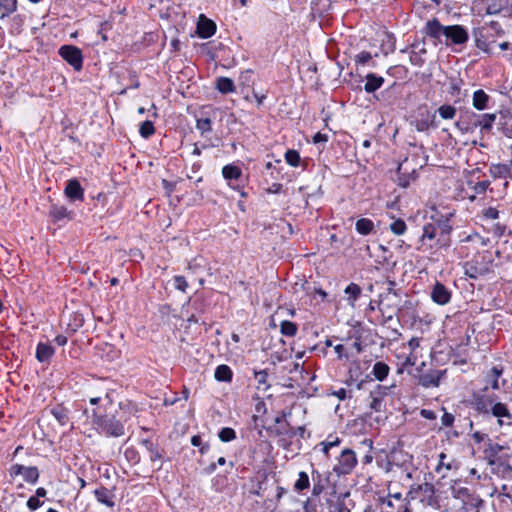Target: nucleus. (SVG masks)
<instances>
[{
    "label": "nucleus",
    "instance_id": "17",
    "mask_svg": "<svg viewBox=\"0 0 512 512\" xmlns=\"http://www.w3.org/2000/svg\"><path fill=\"white\" fill-rule=\"evenodd\" d=\"M502 449H503V446L496 444V443L493 444L489 440V443L484 450V458L487 461L488 465L494 466V465H496V463H498V461H500L502 459V457L498 456L499 452L502 451Z\"/></svg>",
    "mask_w": 512,
    "mask_h": 512
},
{
    "label": "nucleus",
    "instance_id": "58",
    "mask_svg": "<svg viewBox=\"0 0 512 512\" xmlns=\"http://www.w3.org/2000/svg\"><path fill=\"white\" fill-rule=\"evenodd\" d=\"M453 422H454V416L451 413L445 412L441 418L442 425L445 427H450V426H452Z\"/></svg>",
    "mask_w": 512,
    "mask_h": 512
},
{
    "label": "nucleus",
    "instance_id": "3",
    "mask_svg": "<svg viewBox=\"0 0 512 512\" xmlns=\"http://www.w3.org/2000/svg\"><path fill=\"white\" fill-rule=\"evenodd\" d=\"M58 53L75 71H81L83 53L80 48L74 45H63L59 48Z\"/></svg>",
    "mask_w": 512,
    "mask_h": 512
},
{
    "label": "nucleus",
    "instance_id": "28",
    "mask_svg": "<svg viewBox=\"0 0 512 512\" xmlns=\"http://www.w3.org/2000/svg\"><path fill=\"white\" fill-rule=\"evenodd\" d=\"M50 413L57 420V422L64 426L69 421V410L62 405H56L50 409Z\"/></svg>",
    "mask_w": 512,
    "mask_h": 512
},
{
    "label": "nucleus",
    "instance_id": "47",
    "mask_svg": "<svg viewBox=\"0 0 512 512\" xmlns=\"http://www.w3.org/2000/svg\"><path fill=\"white\" fill-rule=\"evenodd\" d=\"M218 437L222 442H230L236 439V432L230 427H224L219 431Z\"/></svg>",
    "mask_w": 512,
    "mask_h": 512
},
{
    "label": "nucleus",
    "instance_id": "26",
    "mask_svg": "<svg viewBox=\"0 0 512 512\" xmlns=\"http://www.w3.org/2000/svg\"><path fill=\"white\" fill-rule=\"evenodd\" d=\"M55 350L48 344L40 342L36 348V358L39 362H47L53 356Z\"/></svg>",
    "mask_w": 512,
    "mask_h": 512
},
{
    "label": "nucleus",
    "instance_id": "61",
    "mask_svg": "<svg viewBox=\"0 0 512 512\" xmlns=\"http://www.w3.org/2000/svg\"><path fill=\"white\" fill-rule=\"evenodd\" d=\"M162 187L163 189L165 190V192L170 195L171 193H173L174 189H175V184L166 180V179H163L162 180Z\"/></svg>",
    "mask_w": 512,
    "mask_h": 512
},
{
    "label": "nucleus",
    "instance_id": "48",
    "mask_svg": "<svg viewBox=\"0 0 512 512\" xmlns=\"http://www.w3.org/2000/svg\"><path fill=\"white\" fill-rule=\"evenodd\" d=\"M389 228L395 235H403L406 232L407 225L404 220L397 219L390 224Z\"/></svg>",
    "mask_w": 512,
    "mask_h": 512
},
{
    "label": "nucleus",
    "instance_id": "8",
    "mask_svg": "<svg viewBox=\"0 0 512 512\" xmlns=\"http://www.w3.org/2000/svg\"><path fill=\"white\" fill-rule=\"evenodd\" d=\"M287 413L282 411L281 415L277 416L274 420L275 426H271L268 430L277 436L293 437L296 433L293 431L290 424L285 421Z\"/></svg>",
    "mask_w": 512,
    "mask_h": 512
},
{
    "label": "nucleus",
    "instance_id": "37",
    "mask_svg": "<svg viewBox=\"0 0 512 512\" xmlns=\"http://www.w3.org/2000/svg\"><path fill=\"white\" fill-rule=\"evenodd\" d=\"M491 413L493 416L501 418L506 417L512 419V414L509 412L506 404L498 402L491 407Z\"/></svg>",
    "mask_w": 512,
    "mask_h": 512
},
{
    "label": "nucleus",
    "instance_id": "46",
    "mask_svg": "<svg viewBox=\"0 0 512 512\" xmlns=\"http://www.w3.org/2000/svg\"><path fill=\"white\" fill-rule=\"evenodd\" d=\"M139 133L143 138L148 139L155 133L153 123L149 120L142 122L139 128Z\"/></svg>",
    "mask_w": 512,
    "mask_h": 512
},
{
    "label": "nucleus",
    "instance_id": "64",
    "mask_svg": "<svg viewBox=\"0 0 512 512\" xmlns=\"http://www.w3.org/2000/svg\"><path fill=\"white\" fill-rule=\"evenodd\" d=\"M489 27L497 34L502 35L504 34V30L502 29L501 25L496 21H491L489 23Z\"/></svg>",
    "mask_w": 512,
    "mask_h": 512
},
{
    "label": "nucleus",
    "instance_id": "34",
    "mask_svg": "<svg viewBox=\"0 0 512 512\" xmlns=\"http://www.w3.org/2000/svg\"><path fill=\"white\" fill-rule=\"evenodd\" d=\"M216 88L223 94L234 92L235 85L232 79L228 77H219L216 80Z\"/></svg>",
    "mask_w": 512,
    "mask_h": 512
},
{
    "label": "nucleus",
    "instance_id": "31",
    "mask_svg": "<svg viewBox=\"0 0 512 512\" xmlns=\"http://www.w3.org/2000/svg\"><path fill=\"white\" fill-rule=\"evenodd\" d=\"M214 377L219 382H230L233 377V372L228 365L222 364L215 369Z\"/></svg>",
    "mask_w": 512,
    "mask_h": 512
},
{
    "label": "nucleus",
    "instance_id": "51",
    "mask_svg": "<svg viewBox=\"0 0 512 512\" xmlns=\"http://www.w3.org/2000/svg\"><path fill=\"white\" fill-rule=\"evenodd\" d=\"M148 453H149V459L152 462H156V461L160 462V464L158 466V469H160L162 466L161 461L163 459V454H162L161 450L157 446H154L153 448H151V450L148 451Z\"/></svg>",
    "mask_w": 512,
    "mask_h": 512
},
{
    "label": "nucleus",
    "instance_id": "25",
    "mask_svg": "<svg viewBox=\"0 0 512 512\" xmlns=\"http://www.w3.org/2000/svg\"><path fill=\"white\" fill-rule=\"evenodd\" d=\"M510 164L506 163H498L494 164L490 168V172L495 178H512V169Z\"/></svg>",
    "mask_w": 512,
    "mask_h": 512
},
{
    "label": "nucleus",
    "instance_id": "54",
    "mask_svg": "<svg viewBox=\"0 0 512 512\" xmlns=\"http://www.w3.org/2000/svg\"><path fill=\"white\" fill-rule=\"evenodd\" d=\"M329 512H350V510L345 506L342 500L338 499L330 505Z\"/></svg>",
    "mask_w": 512,
    "mask_h": 512
},
{
    "label": "nucleus",
    "instance_id": "39",
    "mask_svg": "<svg viewBox=\"0 0 512 512\" xmlns=\"http://www.w3.org/2000/svg\"><path fill=\"white\" fill-rule=\"evenodd\" d=\"M298 326L296 323L284 320L280 324V332L284 336L293 337L296 335Z\"/></svg>",
    "mask_w": 512,
    "mask_h": 512
},
{
    "label": "nucleus",
    "instance_id": "21",
    "mask_svg": "<svg viewBox=\"0 0 512 512\" xmlns=\"http://www.w3.org/2000/svg\"><path fill=\"white\" fill-rule=\"evenodd\" d=\"M434 118L435 114L430 115V113L426 110L425 115H422L421 118H415L412 120L411 124L416 129V131L425 132L433 125Z\"/></svg>",
    "mask_w": 512,
    "mask_h": 512
},
{
    "label": "nucleus",
    "instance_id": "60",
    "mask_svg": "<svg viewBox=\"0 0 512 512\" xmlns=\"http://www.w3.org/2000/svg\"><path fill=\"white\" fill-rule=\"evenodd\" d=\"M283 185L280 183H273L270 187L266 189L267 193L270 194H279L282 192Z\"/></svg>",
    "mask_w": 512,
    "mask_h": 512
},
{
    "label": "nucleus",
    "instance_id": "20",
    "mask_svg": "<svg viewBox=\"0 0 512 512\" xmlns=\"http://www.w3.org/2000/svg\"><path fill=\"white\" fill-rule=\"evenodd\" d=\"M503 367L498 365V366H493L490 371L486 374L485 376V381L488 385L491 386L492 389L494 390H498L500 389V384H499V378L503 375Z\"/></svg>",
    "mask_w": 512,
    "mask_h": 512
},
{
    "label": "nucleus",
    "instance_id": "42",
    "mask_svg": "<svg viewBox=\"0 0 512 512\" xmlns=\"http://www.w3.org/2000/svg\"><path fill=\"white\" fill-rule=\"evenodd\" d=\"M254 378L258 384L257 389L266 391L270 388V385L267 382L268 373L266 370L254 371Z\"/></svg>",
    "mask_w": 512,
    "mask_h": 512
},
{
    "label": "nucleus",
    "instance_id": "15",
    "mask_svg": "<svg viewBox=\"0 0 512 512\" xmlns=\"http://www.w3.org/2000/svg\"><path fill=\"white\" fill-rule=\"evenodd\" d=\"M445 30L446 26L442 25L437 18L429 20L425 25L426 35L439 41L441 36H445Z\"/></svg>",
    "mask_w": 512,
    "mask_h": 512
},
{
    "label": "nucleus",
    "instance_id": "16",
    "mask_svg": "<svg viewBox=\"0 0 512 512\" xmlns=\"http://www.w3.org/2000/svg\"><path fill=\"white\" fill-rule=\"evenodd\" d=\"M312 482H313L312 495L319 496L326 488V486L329 482V476L323 475L317 470H313L312 471Z\"/></svg>",
    "mask_w": 512,
    "mask_h": 512
},
{
    "label": "nucleus",
    "instance_id": "57",
    "mask_svg": "<svg viewBox=\"0 0 512 512\" xmlns=\"http://www.w3.org/2000/svg\"><path fill=\"white\" fill-rule=\"evenodd\" d=\"M44 502L40 501V499H38L37 497H34V496H31L28 500H27V507L31 510V511H34L36 509H38L39 507H41L43 505Z\"/></svg>",
    "mask_w": 512,
    "mask_h": 512
},
{
    "label": "nucleus",
    "instance_id": "36",
    "mask_svg": "<svg viewBox=\"0 0 512 512\" xmlns=\"http://www.w3.org/2000/svg\"><path fill=\"white\" fill-rule=\"evenodd\" d=\"M0 9L3 10L0 19H4L17 10V0H0Z\"/></svg>",
    "mask_w": 512,
    "mask_h": 512
},
{
    "label": "nucleus",
    "instance_id": "4",
    "mask_svg": "<svg viewBox=\"0 0 512 512\" xmlns=\"http://www.w3.org/2000/svg\"><path fill=\"white\" fill-rule=\"evenodd\" d=\"M445 45H463L469 39L468 31L462 25H449L445 30Z\"/></svg>",
    "mask_w": 512,
    "mask_h": 512
},
{
    "label": "nucleus",
    "instance_id": "29",
    "mask_svg": "<svg viewBox=\"0 0 512 512\" xmlns=\"http://www.w3.org/2000/svg\"><path fill=\"white\" fill-rule=\"evenodd\" d=\"M374 223L371 219L368 218H360L355 223L356 231L361 235H369L374 232Z\"/></svg>",
    "mask_w": 512,
    "mask_h": 512
},
{
    "label": "nucleus",
    "instance_id": "38",
    "mask_svg": "<svg viewBox=\"0 0 512 512\" xmlns=\"http://www.w3.org/2000/svg\"><path fill=\"white\" fill-rule=\"evenodd\" d=\"M196 128L202 136L212 131V120L209 117H200L196 120Z\"/></svg>",
    "mask_w": 512,
    "mask_h": 512
},
{
    "label": "nucleus",
    "instance_id": "24",
    "mask_svg": "<svg viewBox=\"0 0 512 512\" xmlns=\"http://www.w3.org/2000/svg\"><path fill=\"white\" fill-rule=\"evenodd\" d=\"M473 118H480V128L482 132H489L492 129L493 123L497 119L496 113H485V114H476L472 113Z\"/></svg>",
    "mask_w": 512,
    "mask_h": 512
},
{
    "label": "nucleus",
    "instance_id": "7",
    "mask_svg": "<svg viewBox=\"0 0 512 512\" xmlns=\"http://www.w3.org/2000/svg\"><path fill=\"white\" fill-rule=\"evenodd\" d=\"M9 473L11 477L22 475L24 481L31 484H35L40 476L39 470L36 466L26 467L21 464L12 465L9 470Z\"/></svg>",
    "mask_w": 512,
    "mask_h": 512
},
{
    "label": "nucleus",
    "instance_id": "5",
    "mask_svg": "<svg viewBox=\"0 0 512 512\" xmlns=\"http://www.w3.org/2000/svg\"><path fill=\"white\" fill-rule=\"evenodd\" d=\"M357 464L356 454L351 449H344L338 459L337 465L334 467V471L338 475L349 474Z\"/></svg>",
    "mask_w": 512,
    "mask_h": 512
},
{
    "label": "nucleus",
    "instance_id": "11",
    "mask_svg": "<svg viewBox=\"0 0 512 512\" xmlns=\"http://www.w3.org/2000/svg\"><path fill=\"white\" fill-rule=\"evenodd\" d=\"M387 395V387L382 385H377L374 390L370 392V403L369 407L371 410L375 412H380L383 410V400Z\"/></svg>",
    "mask_w": 512,
    "mask_h": 512
},
{
    "label": "nucleus",
    "instance_id": "10",
    "mask_svg": "<svg viewBox=\"0 0 512 512\" xmlns=\"http://www.w3.org/2000/svg\"><path fill=\"white\" fill-rule=\"evenodd\" d=\"M64 194L72 202L84 199V189L76 178L67 181Z\"/></svg>",
    "mask_w": 512,
    "mask_h": 512
},
{
    "label": "nucleus",
    "instance_id": "59",
    "mask_svg": "<svg viewBox=\"0 0 512 512\" xmlns=\"http://www.w3.org/2000/svg\"><path fill=\"white\" fill-rule=\"evenodd\" d=\"M505 231H506V225H504V224L496 223L493 227V233L497 237L503 236Z\"/></svg>",
    "mask_w": 512,
    "mask_h": 512
},
{
    "label": "nucleus",
    "instance_id": "53",
    "mask_svg": "<svg viewBox=\"0 0 512 512\" xmlns=\"http://www.w3.org/2000/svg\"><path fill=\"white\" fill-rule=\"evenodd\" d=\"M395 286H396L395 281L388 280L387 281L386 292L382 293L381 295H389V296H392L394 298H400L399 291L395 289Z\"/></svg>",
    "mask_w": 512,
    "mask_h": 512
},
{
    "label": "nucleus",
    "instance_id": "12",
    "mask_svg": "<svg viewBox=\"0 0 512 512\" xmlns=\"http://www.w3.org/2000/svg\"><path fill=\"white\" fill-rule=\"evenodd\" d=\"M431 299L438 305H446L450 302L451 292L442 283L436 282L431 291Z\"/></svg>",
    "mask_w": 512,
    "mask_h": 512
},
{
    "label": "nucleus",
    "instance_id": "50",
    "mask_svg": "<svg viewBox=\"0 0 512 512\" xmlns=\"http://www.w3.org/2000/svg\"><path fill=\"white\" fill-rule=\"evenodd\" d=\"M500 212L494 207L484 208L482 211V216L485 220H496L499 218Z\"/></svg>",
    "mask_w": 512,
    "mask_h": 512
},
{
    "label": "nucleus",
    "instance_id": "32",
    "mask_svg": "<svg viewBox=\"0 0 512 512\" xmlns=\"http://www.w3.org/2000/svg\"><path fill=\"white\" fill-rule=\"evenodd\" d=\"M345 294L348 295L347 297V301L349 303V305H351L352 307L355 306V302L358 300V298L360 297L361 295V287L356 284V283H350L346 288H345Z\"/></svg>",
    "mask_w": 512,
    "mask_h": 512
},
{
    "label": "nucleus",
    "instance_id": "40",
    "mask_svg": "<svg viewBox=\"0 0 512 512\" xmlns=\"http://www.w3.org/2000/svg\"><path fill=\"white\" fill-rule=\"evenodd\" d=\"M475 45L483 52L490 53L489 43L485 39V35L481 30L474 31Z\"/></svg>",
    "mask_w": 512,
    "mask_h": 512
},
{
    "label": "nucleus",
    "instance_id": "33",
    "mask_svg": "<svg viewBox=\"0 0 512 512\" xmlns=\"http://www.w3.org/2000/svg\"><path fill=\"white\" fill-rule=\"evenodd\" d=\"M474 408L482 414H488L492 407V400L486 396H477L474 398Z\"/></svg>",
    "mask_w": 512,
    "mask_h": 512
},
{
    "label": "nucleus",
    "instance_id": "27",
    "mask_svg": "<svg viewBox=\"0 0 512 512\" xmlns=\"http://www.w3.org/2000/svg\"><path fill=\"white\" fill-rule=\"evenodd\" d=\"M399 303H400V298H394L389 295H380L378 309L379 310H400Z\"/></svg>",
    "mask_w": 512,
    "mask_h": 512
},
{
    "label": "nucleus",
    "instance_id": "1",
    "mask_svg": "<svg viewBox=\"0 0 512 512\" xmlns=\"http://www.w3.org/2000/svg\"><path fill=\"white\" fill-rule=\"evenodd\" d=\"M122 417L118 418L115 414L100 411V408L93 409L92 424L95 429L106 437H122L125 435L124 422Z\"/></svg>",
    "mask_w": 512,
    "mask_h": 512
},
{
    "label": "nucleus",
    "instance_id": "45",
    "mask_svg": "<svg viewBox=\"0 0 512 512\" xmlns=\"http://www.w3.org/2000/svg\"><path fill=\"white\" fill-rule=\"evenodd\" d=\"M495 466L502 477H512V466L505 459L502 458Z\"/></svg>",
    "mask_w": 512,
    "mask_h": 512
},
{
    "label": "nucleus",
    "instance_id": "22",
    "mask_svg": "<svg viewBox=\"0 0 512 512\" xmlns=\"http://www.w3.org/2000/svg\"><path fill=\"white\" fill-rule=\"evenodd\" d=\"M490 96L482 89L476 90L473 93L472 105L475 109L481 111L488 108Z\"/></svg>",
    "mask_w": 512,
    "mask_h": 512
},
{
    "label": "nucleus",
    "instance_id": "49",
    "mask_svg": "<svg viewBox=\"0 0 512 512\" xmlns=\"http://www.w3.org/2000/svg\"><path fill=\"white\" fill-rule=\"evenodd\" d=\"M454 125L462 134L472 133L474 131V126H473V123L471 120L470 121L459 120V121L455 122Z\"/></svg>",
    "mask_w": 512,
    "mask_h": 512
},
{
    "label": "nucleus",
    "instance_id": "55",
    "mask_svg": "<svg viewBox=\"0 0 512 512\" xmlns=\"http://www.w3.org/2000/svg\"><path fill=\"white\" fill-rule=\"evenodd\" d=\"M465 274L471 279H477L479 276V269L474 264L466 263Z\"/></svg>",
    "mask_w": 512,
    "mask_h": 512
},
{
    "label": "nucleus",
    "instance_id": "30",
    "mask_svg": "<svg viewBox=\"0 0 512 512\" xmlns=\"http://www.w3.org/2000/svg\"><path fill=\"white\" fill-rule=\"evenodd\" d=\"M389 372H390V367L386 363H384L382 361H378L373 365L371 373L375 377L376 380L383 381L387 378Z\"/></svg>",
    "mask_w": 512,
    "mask_h": 512
},
{
    "label": "nucleus",
    "instance_id": "14",
    "mask_svg": "<svg viewBox=\"0 0 512 512\" xmlns=\"http://www.w3.org/2000/svg\"><path fill=\"white\" fill-rule=\"evenodd\" d=\"M445 371L431 370L419 376V384L423 387H437Z\"/></svg>",
    "mask_w": 512,
    "mask_h": 512
},
{
    "label": "nucleus",
    "instance_id": "9",
    "mask_svg": "<svg viewBox=\"0 0 512 512\" xmlns=\"http://www.w3.org/2000/svg\"><path fill=\"white\" fill-rule=\"evenodd\" d=\"M222 176L232 189L240 191V186L233 184L234 181H238L242 177V170L238 165L234 163L225 165L222 168Z\"/></svg>",
    "mask_w": 512,
    "mask_h": 512
},
{
    "label": "nucleus",
    "instance_id": "35",
    "mask_svg": "<svg viewBox=\"0 0 512 512\" xmlns=\"http://www.w3.org/2000/svg\"><path fill=\"white\" fill-rule=\"evenodd\" d=\"M407 163V161H405L404 163L400 164L399 167H398V174H399V177H398V184L399 186L403 187V188H406L409 186L410 184V179H415L416 178V171L415 169L412 170V172L408 175L402 173V170L404 168V165Z\"/></svg>",
    "mask_w": 512,
    "mask_h": 512
},
{
    "label": "nucleus",
    "instance_id": "2",
    "mask_svg": "<svg viewBox=\"0 0 512 512\" xmlns=\"http://www.w3.org/2000/svg\"><path fill=\"white\" fill-rule=\"evenodd\" d=\"M441 228V223L436 224L429 223L424 225L422 235L419 238V245L417 250L426 252L432 250L440 244V240L437 238L438 230Z\"/></svg>",
    "mask_w": 512,
    "mask_h": 512
},
{
    "label": "nucleus",
    "instance_id": "41",
    "mask_svg": "<svg viewBox=\"0 0 512 512\" xmlns=\"http://www.w3.org/2000/svg\"><path fill=\"white\" fill-rule=\"evenodd\" d=\"M437 112L442 119L452 120L456 116L457 110L452 105L444 104L437 109Z\"/></svg>",
    "mask_w": 512,
    "mask_h": 512
},
{
    "label": "nucleus",
    "instance_id": "23",
    "mask_svg": "<svg viewBox=\"0 0 512 512\" xmlns=\"http://www.w3.org/2000/svg\"><path fill=\"white\" fill-rule=\"evenodd\" d=\"M94 495L97 501L105 506L109 508H113L115 506V502L113 500L114 495L106 487L97 488L94 491Z\"/></svg>",
    "mask_w": 512,
    "mask_h": 512
},
{
    "label": "nucleus",
    "instance_id": "52",
    "mask_svg": "<svg viewBox=\"0 0 512 512\" xmlns=\"http://www.w3.org/2000/svg\"><path fill=\"white\" fill-rule=\"evenodd\" d=\"M173 280H174V286L177 290H180L182 292L186 291V289L188 287V283L184 276H180V275L174 276Z\"/></svg>",
    "mask_w": 512,
    "mask_h": 512
},
{
    "label": "nucleus",
    "instance_id": "6",
    "mask_svg": "<svg viewBox=\"0 0 512 512\" xmlns=\"http://www.w3.org/2000/svg\"><path fill=\"white\" fill-rule=\"evenodd\" d=\"M487 15L512 16V0H485Z\"/></svg>",
    "mask_w": 512,
    "mask_h": 512
},
{
    "label": "nucleus",
    "instance_id": "13",
    "mask_svg": "<svg viewBox=\"0 0 512 512\" xmlns=\"http://www.w3.org/2000/svg\"><path fill=\"white\" fill-rule=\"evenodd\" d=\"M216 32V24L201 14L197 23V34L199 37L206 39L214 35Z\"/></svg>",
    "mask_w": 512,
    "mask_h": 512
},
{
    "label": "nucleus",
    "instance_id": "18",
    "mask_svg": "<svg viewBox=\"0 0 512 512\" xmlns=\"http://www.w3.org/2000/svg\"><path fill=\"white\" fill-rule=\"evenodd\" d=\"M72 212L67 209L64 205L52 204L49 210V216L54 222H59L64 219L70 220Z\"/></svg>",
    "mask_w": 512,
    "mask_h": 512
},
{
    "label": "nucleus",
    "instance_id": "56",
    "mask_svg": "<svg viewBox=\"0 0 512 512\" xmlns=\"http://www.w3.org/2000/svg\"><path fill=\"white\" fill-rule=\"evenodd\" d=\"M372 59L370 52L362 51L355 57V62L360 65H365Z\"/></svg>",
    "mask_w": 512,
    "mask_h": 512
},
{
    "label": "nucleus",
    "instance_id": "44",
    "mask_svg": "<svg viewBox=\"0 0 512 512\" xmlns=\"http://www.w3.org/2000/svg\"><path fill=\"white\" fill-rule=\"evenodd\" d=\"M285 161L292 167H298L300 165V154L298 151L289 149L284 155Z\"/></svg>",
    "mask_w": 512,
    "mask_h": 512
},
{
    "label": "nucleus",
    "instance_id": "62",
    "mask_svg": "<svg viewBox=\"0 0 512 512\" xmlns=\"http://www.w3.org/2000/svg\"><path fill=\"white\" fill-rule=\"evenodd\" d=\"M125 456L128 460H131V461H134V462H138L139 460V457H138V453L135 449H127L125 451Z\"/></svg>",
    "mask_w": 512,
    "mask_h": 512
},
{
    "label": "nucleus",
    "instance_id": "63",
    "mask_svg": "<svg viewBox=\"0 0 512 512\" xmlns=\"http://www.w3.org/2000/svg\"><path fill=\"white\" fill-rule=\"evenodd\" d=\"M334 350L337 353L339 359H342V358L349 359V355L344 353L345 347L342 344L336 345L334 347Z\"/></svg>",
    "mask_w": 512,
    "mask_h": 512
},
{
    "label": "nucleus",
    "instance_id": "43",
    "mask_svg": "<svg viewBox=\"0 0 512 512\" xmlns=\"http://www.w3.org/2000/svg\"><path fill=\"white\" fill-rule=\"evenodd\" d=\"M310 481L309 476L306 472L301 471L298 475V479L296 480L294 484V489L298 492L303 491L307 488H309Z\"/></svg>",
    "mask_w": 512,
    "mask_h": 512
},
{
    "label": "nucleus",
    "instance_id": "19",
    "mask_svg": "<svg viewBox=\"0 0 512 512\" xmlns=\"http://www.w3.org/2000/svg\"><path fill=\"white\" fill-rule=\"evenodd\" d=\"M365 79L364 90L366 93H374L382 87L385 81L382 76H378L375 73H368Z\"/></svg>",
    "mask_w": 512,
    "mask_h": 512
}]
</instances>
